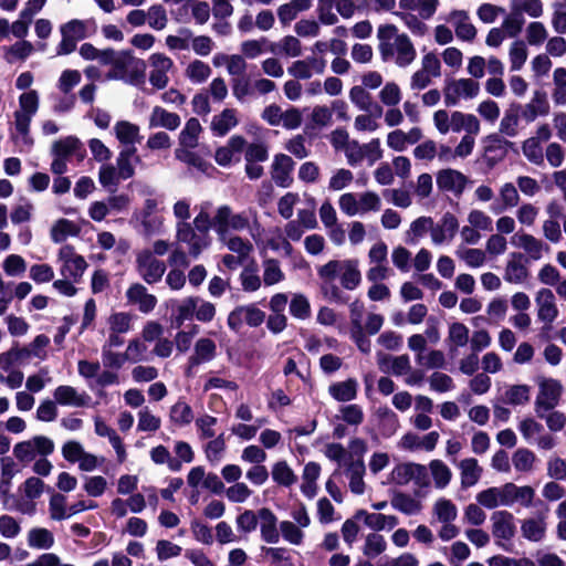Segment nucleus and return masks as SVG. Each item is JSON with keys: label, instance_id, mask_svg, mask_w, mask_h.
<instances>
[{"label": "nucleus", "instance_id": "9d476101", "mask_svg": "<svg viewBox=\"0 0 566 566\" xmlns=\"http://www.w3.org/2000/svg\"><path fill=\"white\" fill-rule=\"evenodd\" d=\"M144 69V62L136 60L128 50L117 51L111 70L106 74L107 80L133 81L134 71Z\"/></svg>", "mask_w": 566, "mask_h": 566}, {"label": "nucleus", "instance_id": "37998d69", "mask_svg": "<svg viewBox=\"0 0 566 566\" xmlns=\"http://www.w3.org/2000/svg\"><path fill=\"white\" fill-rule=\"evenodd\" d=\"M509 483V496H510V507L515 503L520 504L523 507H531L533 505L535 499V490L531 485H516L513 482Z\"/></svg>", "mask_w": 566, "mask_h": 566}, {"label": "nucleus", "instance_id": "aec40b11", "mask_svg": "<svg viewBox=\"0 0 566 566\" xmlns=\"http://www.w3.org/2000/svg\"><path fill=\"white\" fill-rule=\"evenodd\" d=\"M440 439L438 431H430L427 434L420 437L415 432H406L398 441L397 446L399 449L405 451H432L436 449Z\"/></svg>", "mask_w": 566, "mask_h": 566}, {"label": "nucleus", "instance_id": "a18cd8bd", "mask_svg": "<svg viewBox=\"0 0 566 566\" xmlns=\"http://www.w3.org/2000/svg\"><path fill=\"white\" fill-rule=\"evenodd\" d=\"M193 418L192 408L182 399H179L169 409V421L178 428L189 426Z\"/></svg>", "mask_w": 566, "mask_h": 566}, {"label": "nucleus", "instance_id": "5701e85b", "mask_svg": "<svg viewBox=\"0 0 566 566\" xmlns=\"http://www.w3.org/2000/svg\"><path fill=\"white\" fill-rule=\"evenodd\" d=\"M422 137V129L418 126L411 127L408 132L397 128L387 134L386 144L391 150L401 153L406 150L409 145H415L420 142Z\"/></svg>", "mask_w": 566, "mask_h": 566}, {"label": "nucleus", "instance_id": "4c0bfd02", "mask_svg": "<svg viewBox=\"0 0 566 566\" xmlns=\"http://www.w3.org/2000/svg\"><path fill=\"white\" fill-rule=\"evenodd\" d=\"M358 381L355 378H347L343 381H337L328 387V394L339 402L352 401L357 397Z\"/></svg>", "mask_w": 566, "mask_h": 566}, {"label": "nucleus", "instance_id": "4be33fe9", "mask_svg": "<svg viewBox=\"0 0 566 566\" xmlns=\"http://www.w3.org/2000/svg\"><path fill=\"white\" fill-rule=\"evenodd\" d=\"M547 513L548 509L538 512L534 516L526 517L521 522V534L525 539L538 543L545 538L547 532Z\"/></svg>", "mask_w": 566, "mask_h": 566}, {"label": "nucleus", "instance_id": "09e8293b", "mask_svg": "<svg viewBox=\"0 0 566 566\" xmlns=\"http://www.w3.org/2000/svg\"><path fill=\"white\" fill-rule=\"evenodd\" d=\"M391 506L406 515H416L421 512L422 504L411 495L398 492L390 500Z\"/></svg>", "mask_w": 566, "mask_h": 566}, {"label": "nucleus", "instance_id": "bf43d9fd", "mask_svg": "<svg viewBox=\"0 0 566 566\" xmlns=\"http://www.w3.org/2000/svg\"><path fill=\"white\" fill-rule=\"evenodd\" d=\"M114 132L119 143L125 145H133L139 139V127L128 120L117 122Z\"/></svg>", "mask_w": 566, "mask_h": 566}, {"label": "nucleus", "instance_id": "bb28decb", "mask_svg": "<svg viewBox=\"0 0 566 566\" xmlns=\"http://www.w3.org/2000/svg\"><path fill=\"white\" fill-rule=\"evenodd\" d=\"M530 276V271L524 263V256L521 253H511L505 268H504V281L511 284L521 285L524 284Z\"/></svg>", "mask_w": 566, "mask_h": 566}, {"label": "nucleus", "instance_id": "774afa93", "mask_svg": "<svg viewBox=\"0 0 566 566\" xmlns=\"http://www.w3.org/2000/svg\"><path fill=\"white\" fill-rule=\"evenodd\" d=\"M433 514L439 522H453L458 516L455 504L448 499H438L432 507Z\"/></svg>", "mask_w": 566, "mask_h": 566}, {"label": "nucleus", "instance_id": "338daca9", "mask_svg": "<svg viewBox=\"0 0 566 566\" xmlns=\"http://www.w3.org/2000/svg\"><path fill=\"white\" fill-rule=\"evenodd\" d=\"M49 514L52 521H63L70 518V507L66 496L61 493H54L49 501Z\"/></svg>", "mask_w": 566, "mask_h": 566}, {"label": "nucleus", "instance_id": "393cba45", "mask_svg": "<svg viewBox=\"0 0 566 566\" xmlns=\"http://www.w3.org/2000/svg\"><path fill=\"white\" fill-rule=\"evenodd\" d=\"M181 124V118L177 113L170 112L163 106L156 105L151 108L147 117L149 129L176 130Z\"/></svg>", "mask_w": 566, "mask_h": 566}, {"label": "nucleus", "instance_id": "5fc2aeb1", "mask_svg": "<svg viewBox=\"0 0 566 566\" xmlns=\"http://www.w3.org/2000/svg\"><path fill=\"white\" fill-rule=\"evenodd\" d=\"M198 303V296H188L177 304L175 310V323L177 326H181L186 321H190L196 317V308Z\"/></svg>", "mask_w": 566, "mask_h": 566}, {"label": "nucleus", "instance_id": "052dcab7", "mask_svg": "<svg viewBox=\"0 0 566 566\" xmlns=\"http://www.w3.org/2000/svg\"><path fill=\"white\" fill-rule=\"evenodd\" d=\"M429 470L437 489H444L448 486L452 479V471L443 461L439 459L432 460L429 463Z\"/></svg>", "mask_w": 566, "mask_h": 566}, {"label": "nucleus", "instance_id": "39448f33", "mask_svg": "<svg viewBox=\"0 0 566 566\" xmlns=\"http://www.w3.org/2000/svg\"><path fill=\"white\" fill-rule=\"evenodd\" d=\"M480 94V84L471 77L453 78L446 83L443 88L447 106H455L460 101L475 98Z\"/></svg>", "mask_w": 566, "mask_h": 566}, {"label": "nucleus", "instance_id": "cd10ccee", "mask_svg": "<svg viewBox=\"0 0 566 566\" xmlns=\"http://www.w3.org/2000/svg\"><path fill=\"white\" fill-rule=\"evenodd\" d=\"M512 243L522 249L532 260H541L543 254L549 251L547 244L528 233L515 234L512 239Z\"/></svg>", "mask_w": 566, "mask_h": 566}, {"label": "nucleus", "instance_id": "473e14b6", "mask_svg": "<svg viewBox=\"0 0 566 566\" xmlns=\"http://www.w3.org/2000/svg\"><path fill=\"white\" fill-rule=\"evenodd\" d=\"M549 113V103L544 92L535 91L532 98L525 104L522 117L525 122L532 123L539 116H546Z\"/></svg>", "mask_w": 566, "mask_h": 566}, {"label": "nucleus", "instance_id": "4468645a", "mask_svg": "<svg viewBox=\"0 0 566 566\" xmlns=\"http://www.w3.org/2000/svg\"><path fill=\"white\" fill-rule=\"evenodd\" d=\"M436 182L440 191L460 198L469 184V178L457 169L444 168L437 172Z\"/></svg>", "mask_w": 566, "mask_h": 566}, {"label": "nucleus", "instance_id": "a878e982", "mask_svg": "<svg viewBox=\"0 0 566 566\" xmlns=\"http://www.w3.org/2000/svg\"><path fill=\"white\" fill-rule=\"evenodd\" d=\"M293 169L294 161L290 156L285 154L275 155L271 167V177L277 186L287 188L293 182Z\"/></svg>", "mask_w": 566, "mask_h": 566}, {"label": "nucleus", "instance_id": "7ed1b4c3", "mask_svg": "<svg viewBox=\"0 0 566 566\" xmlns=\"http://www.w3.org/2000/svg\"><path fill=\"white\" fill-rule=\"evenodd\" d=\"M39 108V95L36 91H29L20 95L19 108L14 112V128L17 134L13 138L20 140L27 146H31L33 140L30 137V124L32 117Z\"/></svg>", "mask_w": 566, "mask_h": 566}, {"label": "nucleus", "instance_id": "680f3d73", "mask_svg": "<svg viewBox=\"0 0 566 566\" xmlns=\"http://www.w3.org/2000/svg\"><path fill=\"white\" fill-rule=\"evenodd\" d=\"M149 455L151 461L155 464L161 465L167 464L168 469L174 472H178L181 470V462L175 458L171 457L169 450L165 446H157L154 447L149 451Z\"/></svg>", "mask_w": 566, "mask_h": 566}, {"label": "nucleus", "instance_id": "13d9d810", "mask_svg": "<svg viewBox=\"0 0 566 566\" xmlns=\"http://www.w3.org/2000/svg\"><path fill=\"white\" fill-rule=\"evenodd\" d=\"M387 549L385 537L376 532L368 533L365 536L363 554L368 558H375Z\"/></svg>", "mask_w": 566, "mask_h": 566}, {"label": "nucleus", "instance_id": "a19ab883", "mask_svg": "<svg viewBox=\"0 0 566 566\" xmlns=\"http://www.w3.org/2000/svg\"><path fill=\"white\" fill-rule=\"evenodd\" d=\"M31 356V350L25 347L12 346L0 354V369L2 371L15 369V366L23 365Z\"/></svg>", "mask_w": 566, "mask_h": 566}, {"label": "nucleus", "instance_id": "7c9ffc66", "mask_svg": "<svg viewBox=\"0 0 566 566\" xmlns=\"http://www.w3.org/2000/svg\"><path fill=\"white\" fill-rule=\"evenodd\" d=\"M126 297L129 303L137 305L142 313L151 312L157 304L156 296L149 294L147 289L139 283H135L128 287Z\"/></svg>", "mask_w": 566, "mask_h": 566}, {"label": "nucleus", "instance_id": "4d7b16f0", "mask_svg": "<svg viewBox=\"0 0 566 566\" xmlns=\"http://www.w3.org/2000/svg\"><path fill=\"white\" fill-rule=\"evenodd\" d=\"M80 228L67 219H59L51 228V239L55 243L65 241L69 237H75Z\"/></svg>", "mask_w": 566, "mask_h": 566}, {"label": "nucleus", "instance_id": "0eeeda50", "mask_svg": "<svg viewBox=\"0 0 566 566\" xmlns=\"http://www.w3.org/2000/svg\"><path fill=\"white\" fill-rule=\"evenodd\" d=\"M265 319V313L255 304L239 305L228 315L227 324L233 332H239L243 324L250 327H259Z\"/></svg>", "mask_w": 566, "mask_h": 566}, {"label": "nucleus", "instance_id": "de8ad7c7", "mask_svg": "<svg viewBox=\"0 0 566 566\" xmlns=\"http://www.w3.org/2000/svg\"><path fill=\"white\" fill-rule=\"evenodd\" d=\"M217 354L216 343L207 337L199 338L193 348L190 360L193 365H199L212 360Z\"/></svg>", "mask_w": 566, "mask_h": 566}, {"label": "nucleus", "instance_id": "69168bd1", "mask_svg": "<svg viewBox=\"0 0 566 566\" xmlns=\"http://www.w3.org/2000/svg\"><path fill=\"white\" fill-rule=\"evenodd\" d=\"M81 142L74 136H67L53 143L51 151L54 157L67 159L81 147Z\"/></svg>", "mask_w": 566, "mask_h": 566}, {"label": "nucleus", "instance_id": "49530a36", "mask_svg": "<svg viewBox=\"0 0 566 566\" xmlns=\"http://www.w3.org/2000/svg\"><path fill=\"white\" fill-rule=\"evenodd\" d=\"M219 241L240 259H247L253 251V244L248 239L235 234L218 235Z\"/></svg>", "mask_w": 566, "mask_h": 566}, {"label": "nucleus", "instance_id": "f704fd0d", "mask_svg": "<svg viewBox=\"0 0 566 566\" xmlns=\"http://www.w3.org/2000/svg\"><path fill=\"white\" fill-rule=\"evenodd\" d=\"M55 402L62 406L83 407L87 403L90 397L86 394L78 392L74 387L61 385L53 392Z\"/></svg>", "mask_w": 566, "mask_h": 566}, {"label": "nucleus", "instance_id": "0e129e2a", "mask_svg": "<svg viewBox=\"0 0 566 566\" xmlns=\"http://www.w3.org/2000/svg\"><path fill=\"white\" fill-rule=\"evenodd\" d=\"M528 51L525 42L516 40L511 43L509 49V60L511 71H520L527 61Z\"/></svg>", "mask_w": 566, "mask_h": 566}, {"label": "nucleus", "instance_id": "b1692460", "mask_svg": "<svg viewBox=\"0 0 566 566\" xmlns=\"http://www.w3.org/2000/svg\"><path fill=\"white\" fill-rule=\"evenodd\" d=\"M475 500L488 510H494L499 506L510 507L509 483L482 490L476 494Z\"/></svg>", "mask_w": 566, "mask_h": 566}, {"label": "nucleus", "instance_id": "20e7f679", "mask_svg": "<svg viewBox=\"0 0 566 566\" xmlns=\"http://www.w3.org/2000/svg\"><path fill=\"white\" fill-rule=\"evenodd\" d=\"M55 444L52 439L45 436H34L29 440L18 442L13 447V455L22 463H30L36 457H48L54 452Z\"/></svg>", "mask_w": 566, "mask_h": 566}, {"label": "nucleus", "instance_id": "6e6552de", "mask_svg": "<svg viewBox=\"0 0 566 566\" xmlns=\"http://www.w3.org/2000/svg\"><path fill=\"white\" fill-rule=\"evenodd\" d=\"M62 40L56 48L57 55H67L75 51L77 42L87 36V23L82 20H71L61 25Z\"/></svg>", "mask_w": 566, "mask_h": 566}, {"label": "nucleus", "instance_id": "864d4df0", "mask_svg": "<svg viewBox=\"0 0 566 566\" xmlns=\"http://www.w3.org/2000/svg\"><path fill=\"white\" fill-rule=\"evenodd\" d=\"M455 255L469 268H480L486 262L485 251L476 248H467L463 244L457 248Z\"/></svg>", "mask_w": 566, "mask_h": 566}, {"label": "nucleus", "instance_id": "58836bf2", "mask_svg": "<svg viewBox=\"0 0 566 566\" xmlns=\"http://www.w3.org/2000/svg\"><path fill=\"white\" fill-rule=\"evenodd\" d=\"M365 463L363 459H358L357 461H352L347 464L346 468V476L348 479L349 490L357 495H361L365 492Z\"/></svg>", "mask_w": 566, "mask_h": 566}, {"label": "nucleus", "instance_id": "c85d7f7f", "mask_svg": "<svg viewBox=\"0 0 566 566\" xmlns=\"http://www.w3.org/2000/svg\"><path fill=\"white\" fill-rule=\"evenodd\" d=\"M355 518L361 520L366 526L376 533L384 530H392L399 524V520L395 515H386L378 512L369 513L365 510L356 512Z\"/></svg>", "mask_w": 566, "mask_h": 566}, {"label": "nucleus", "instance_id": "1a4fd4ad", "mask_svg": "<svg viewBox=\"0 0 566 566\" xmlns=\"http://www.w3.org/2000/svg\"><path fill=\"white\" fill-rule=\"evenodd\" d=\"M391 479L398 485H407L409 482H415L417 486L423 488L429 484L427 467L415 462L397 464L391 472Z\"/></svg>", "mask_w": 566, "mask_h": 566}, {"label": "nucleus", "instance_id": "f3484780", "mask_svg": "<svg viewBox=\"0 0 566 566\" xmlns=\"http://www.w3.org/2000/svg\"><path fill=\"white\" fill-rule=\"evenodd\" d=\"M325 69L326 61L323 57L311 55L292 62L287 67V73L293 78L301 81L308 80L314 74L321 75L325 72Z\"/></svg>", "mask_w": 566, "mask_h": 566}, {"label": "nucleus", "instance_id": "f257e3e1", "mask_svg": "<svg viewBox=\"0 0 566 566\" xmlns=\"http://www.w3.org/2000/svg\"><path fill=\"white\" fill-rule=\"evenodd\" d=\"M378 51L384 62H392L398 67H408L417 57V50L407 33L391 23L377 29Z\"/></svg>", "mask_w": 566, "mask_h": 566}, {"label": "nucleus", "instance_id": "6e6d98bb", "mask_svg": "<svg viewBox=\"0 0 566 566\" xmlns=\"http://www.w3.org/2000/svg\"><path fill=\"white\" fill-rule=\"evenodd\" d=\"M279 533L285 542L294 546L302 545L305 537L303 527L287 520L279 524Z\"/></svg>", "mask_w": 566, "mask_h": 566}, {"label": "nucleus", "instance_id": "e2e57ef3", "mask_svg": "<svg viewBox=\"0 0 566 566\" xmlns=\"http://www.w3.org/2000/svg\"><path fill=\"white\" fill-rule=\"evenodd\" d=\"M511 9L521 17L522 14H527L533 19L542 17L544 12V6L541 0H512Z\"/></svg>", "mask_w": 566, "mask_h": 566}, {"label": "nucleus", "instance_id": "412c9836", "mask_svg": "<svg viewBox=\"0 0 566 566\" xmlns=\"http://www.w3.org/2000/svg\"><path fill=\"white\" fill-rule=\"evenodd\" d=\"M535 304L537 307V318L541 322L552 324L558 317L559 311L552 290L547 287L539 289L535 294Z\"/></svg>", "mask_w": 566, "mask_h": 566}, {"label": "nucleus", "instance_id": "2f4dec72", "mask_svg": "<svg viewBox=\"0 0 566 566\" xmlns=\"http://www.w3.org/2000/svg\"><path fill=\"white\" fill-rule=\"evenodd\" d=\"M464 130L469 135H479L481 124L479 118L469 113L454 111L450 114V132L459 133Z\"/></svg>", "mask_w": 566, "mask_h": 566}, {"label": "nucleus", "instance_id": "603ef678", "mask_svg": "<svg viewBox=\"0 0 566 566\" xmlns=\"http://www.w3.org/2000/svg\"><path fill=\"white\" fill-rule=\"evenodd\" d=\"M219 60H222L230 75L242 77L247 71L248 64L242 54H218L213 57V64L219 66Z\"/></svg>", "mask_w": 566, "mask_h": 566}, {"label": "nucleus", "instance_id": "e433bc0d", "mask_svg": "<svg viewBox=\"0 0 566 566\" xmlns=\"http://www.w3.org/2000/svg\"><path fill=\"white\" fill-rule=\"evenodd\" d=\"M27 544L36 551H49L55 544L54 534L45 527H32L27 534Z\"/></svg>", "mask_w": 566, "mask_h": 566}, {"label": "nucleus", "instance_id": "f8f14e48", "mask_svg": "<svg viewBox=\"0 0 566 566\" xmlns=\"http://www.w3.org/2000/svg\"><path fill=\"white\" fill-rule=\"evenodd\" d=\"M136 269L142 279L154 284L161 280L166 271V264L158 260L150 250H143L137 254Z\"/></svg>", "mask_w": 566, "mask_h": 566}, {"label": "nucleus", "instance_id": "ddd939ff", "mask_svg": "<svg viewBox=\"0 0 566 566\" xmlns=\"http://www.w3.org/2000/svg\"><path fill=\"white\" fill-rule=\"evenodd\" d=\"M176 240L188 247L189 255L198 258L200 253L209 245V240L200 232L198 233L189 222H177Z\"/></svg>", "mask_w": 566, "mask_h": 566}, {"label": "nucleus", "instance_id": "3c124183", "mask_svg": "<svg viewBox=\"0 0 566 566\" xmlns=\"http://www.w3.org/2000/svg\"><path fill=\"white\" fill-rule=\"evenodd\" d=\"M499 208H492L493 212H502L506 209L514 208L520 202V193L517 187L512 182H504L499 189Z\"/></svg>", "mask_w": 566, "mask_h": 566}, {"label": "nucleus", "instance_id": "a211bd4d", "mask_svg": "<svg viewBox=\"0 0 566 566\" xmlns=\"http://www.w3.org/2000/svg\"><path fill=\"white\" fill-rule=\"evenodd\" d=\"M446 21L452 25L454 34L460 41L471 43L475 40L478 30L465 10H452L446 17Z\"/></svg>", "mask_w": 566, "mask_h": 566}, {"label": "nucleus", "instance_id": "423d86ee", "mask_svg": "<svg viewBox=\"0 0 566 566\" xmlns=\"http://www.w3.org/2000/svg\"><path fill=\"white\" fill-rule=\"evenodd\" d=\"M538 392L535 399V412L541 415L542 411L553 410L559 402L563 386L553 378H537Z\"/></svg>", "mask_w": 566, "mask_h": 566}, {"label": "nucleus", "instance_id": "2eb2a0df", "mask_svg": "<svg viewBox=\"0 0 566 566\" xmlns=\"http://www.w3.org/2000/svg\"><path fill=\"white\" fill-rule=\"evenodd\" d=\"M492 535L497 545L503 546L501 542H510L516 534L514 515L506 510L495 511L491 514Z\"/></svg>", "mask_w": 566, "mask_h": 566}, {"label": "nucleus", "instance_id": "6ab92c4d", "mask_svg": "<svg viewBox=\"0 0 566 566\" xmlns=\"http://www.w3.org/2000/svg\"><path fill=\"white\" fill-rule=\"evenodd\" d=\"M458 230V218L451 212H446L438 223H434L432 221L430 233L431 242L434 245H442L444 243H449L453 240Z\"/></svg>", "mask_w": 566, "mask_h": 566}, {"label": "nucleus", "instance_id": "72a5a7b5", "mask_svg": "<svg viewBox=\"0 0 566 566\" xmlns=\"http://www.w3.org/2000/svg\"><path fill=\"white\" fill-rule=\"evenodd\" d=\"M462 489L474 486L481 479L483 469L474 458H465L458 464Z\"/></svg>", "mask_w": 566, "mask_h": 566}, {"label": "nucleus", "instance_id": "c03bdc74", "mask_svg": "<svg viewBox=\"0 0 566 566\" xmlns=\"http://www.w3.org/2000/svg\"><path fill=\"white\" fill-rule=\"evenodd\" d=\"M321 474V467L315 462H308L303 470L302 474V484L301 491L302 493L308 497L313 499L317 493V479Z\"/></svg>", "mask_w": 566, "mask_h": 566}, {"label": "nucleus", "instance_id": "c9c22d12", "mask_svg": "<svg viewBox=\"0 0 566 566\" xmlns=\"http://www.w3.org/2000/svg\"><path fill=\"white\" fill-rule=\"evenodd\" d=\"M239 124L238 112L234 108H224L211 119L210 128L216 136H224Z\"/></svg>", "mask_w": 566, "mask_h": 566}, {"label": "nucleus", "instance_id": "79ce46f5", "mask_svg": "<svg viewBox=\"0 0 566 566\" xmlns=\"http://www.w3.org/2000/svg\"><path fill=\"white\" fill-rule=\"evenodd\" d=\"M340 284L345 290L353 291L361 282V273L358 268V261L355 259L344 260L343 269L339 274Z\"/></svg>", "mask_w": 566, "mask_h": 566}, {"label": "nucleus", "instance_id": "9b49d317", "mask_svg": "<svg viewBox=\"0 0 566 566\" xmlns=\"http://www.w3.org/2000/svg\"><path fill=\"white\" fill-rule=\"evenodd\" d=\"M158 205L157 199L148 197L145 199L143 208L134 213V218L140 223L146 235H155L163 232L164 218L156 214Z\"/></svg>", "mask_w": 566, "mask_h": 566}, {"label": "nucleus", "instance_id": "f03ea898", "mask_svg": "<svg viewBox=\"0 0 566 566\" xmlns=\"http://www.w3.org/2000/svg\"><path fill=\"white\" fill-rule=\"evenodd\" d=\"M212 223L218 235L248 230L255 242L261 239V224L258 212L253 209L234 212L228 205L220 206L214 212Z\"/></svg>", "mask_w": 566, "mask_h": 566}, {"label": "nucleus", "instance_id": "dca6fc26", "mask_svg": "<svg viewBox=\"0 0 566 566\" xmlns=\"http://www.w3.org/2000/svg\"><path fill=\"white\" fill-rule=\"evenodd\" d=\"M148 63L149 83L157 90L165 88L169 83L168 73L174 69V61L164 53H154L149 56Z\"/></svg>", "mask_w": 566, "mask_h": 566}, {"label": "nucleus", "instance_id": "ea45409f", "mask_svg": "<svg viewBox=\"0 0 566 566\" xmlns=\"http://www.w3.org/2000/svg\"><path fill=\"white\" fill-rule=\"evenodd\" d=\"M202 133V126L198 118H189L178 136L180 148H196L199 145V137Z\"/></svg>", "mask_w": 566, "mask_h": 566}, {"label": "nucleus", "instance_id": "c756f323", "mask_svg": "<svg viewBox=\"0 0 566 566\" xmlns=\"http://www.w3.org/2000/svg\"><path fill=\"white\" fill-rule=\"evenodd\" d=\"M260 520V536L268 544H276L280 541L277 527V518L275 514L268 507L258 511Z\"/></svg>", "mask_w": 566, "mask_h": 566}, {"label": "nucleus", "instance_id": "8fccbe9b", "mask_svg": "<svg viewBox=\"0 0 566 566\" xmlns=\"http://www.w3.org/2000/svg\"><path fill=\"white\" fill-rule=\"evenodd\" d=\"M262 283L265 286L279 284L285 280V274L276 259H265L262 261Z\"/></svg>", "mask_w": 566, "mask_h": 566}]
</instances>
